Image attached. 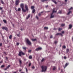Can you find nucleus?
Wrapping results in <instances>:
<instances>
[{
  "label": "nucleus",
  "mask_w": 73,
  "mask_h": 73,
  "mask_svg": "<svg viewBox=\"0 0 73 73\" xmlns=\"http://www.w3.org/2000/svg\"><path fill=\"white\" fill-rule=\"evenodd\" d=\"M41 68H42V72H45L47 69V66H41Z\"/></svg>",
  "instance_id": "1"
},
{
  "label": "nucleus",
  "mask_w": 73,
  "mask_h": 73,
  "mask_svg": "<svg viewBox=\"0 0 73 73\" xmlns=\"http://www.w3.org/2000/svg\"><path fill=\"white\" fill-rule=\"evenodd\" d=\"M24 4L23 3H21V8H22V11H23V12H26V9H24Z\"/></svg>",
  "instance_id": "2"
},
{
  "label": "nucleus",
  "mask_w": 73,
  "mask_h": 73,
  "mask_svg": "<svg viewBox=\"0 0 73 73\" xmlns=\"http://www.w3.org/2000/svg\"><path fill=\"white\" fill-rule=\"evenodd\" d=\"M55 10V9L54 8L53 9V11H52V13L51 14V16L50 17V18L51 19H52V18H54V16L53 15V13H56V11H54V10Z\"/></svg>",
  "instance_id": "3"
},
{
  "label": "nucleus",
  "mask_w": 73,
  "mask_h": 73,
  "mask_svg": "<svg viewBox=\"0 0 73 73\" xmlns=\"http://www.w3.org/2000/svg\"><path fill=\"white\" fill-rule=\"evenodd\" d=\"M26 42L28 44V45H31V44H32V43H31V42L29 39H27L26 40Z\"/></svg>",
  "instance_id": "4"
},
{
  "label": "nucleus",
  "mask_w": 73,
  "mask_h": 73,
  "mask_svg": "<svg viewBox=\"0 0 73 73\" xmlns=\"http://www.w3.org/2000/svg\"><path fill=\"white\" fill-rule=\"evenodd\" d=\"M19 3H20V2H19V0H16L15 1V4L16 5H17Z\"/></svg>",
  "instance_id": "5"
},
{
  "label": "nucleus",
  "mask_w": 73,
  "mask_h": 73,
  "mask_svg": "<svg viewBox=\"0 0 73 73\" xmlns=\"http://www.w3.org/2000/svg\"><path fill=\"white\" fill-rule=\"evenodd\" d=\"M42 49V48L41 47H39L36 48L35 50L36 51H38V50H40Z\"/></svg>",
  "instance_id": "6"
},
{
  "label": "nucleus",
  "mask_w": 73,
  "mask_h": 73,
  "mask_svg": "<svg viewBox=\"0 0 73 73\" xmlns=\"http://www.w3.org/2000/svg\"><path fill=\"white\" fill-rule=\"evenodd\" d=\"M25 8L26 9V11H28L29 9H28V6L27 5H25Z\"/></svg>",
  "instance_id": "7"
},
{
  "label": "nucleus",
  "mask_w": 73,
  "mask_h": 73,
  "mask_svg": "<svg viewBox=\"0 0 73 73\" xmlns=\"http://www.w3.org/2000/svg\"><path fill=\"white\" fill-rule=\"evenodd\" d=\"M22 54V51L20 52H19V56H21Z\"/></svg>",
  "instance_id": "8"
},
{
  "label": "nucleus",
  "mask_w": 73,
  "mask_h": 73,
  "mask_svg": "<svg viewBox=\"0 0 73 73\" xmlns=\"http://www.w3.org/2000/svg\"><path fill=\"white\" fill-rule=\"evenodd\" d=\"M61 35V36H62V34L61 33H58L57 34H56V35Z\"/></svg>",
  "instance_id": "9"
},
{
  "label": "nucleus",
  "mask_w": 73,
  "mask_h": 73,
  "mask_svg": "<svg viewBox=\"0 0 73 73\" xmlns=\"http://www.w3.org/2000/svg\"><path fill=\"white\" fill-rule=\"evenodd\" d=\"M68 65H69V63H66L65 65L64 68H66V66H68Z\"/></svg>",
  "instance_id": "10"
},
{
  "label": "nucleus",
  "mask_w": 73,
  "mask_h": 73,
  "mask_svg": "<svg viewBox=\"0 0 73 73\" xmlns=\"http://www.w3.org/2000/svg\"><path fill=\"white\" fill-rule=\"evenodd\" d=\"M72 25H69V29H71L72 28Z\"/></svg>",
  "instance_id": "11"
},
{
  "label": "nucleus",
  "mask_w": 73,
  "mask_h": 73,
  "mask_svg": "<svg viewBox=\"0 0 73 73\" xmlns=\"http://www.w3.org/2000/svg\"><path fill=\"white\" fill-rule=\"evenodd\" d=\"M19 63L21 65V64H22V62H21V60L20 59H19Z\"/></svg>",
  "instance_id": "12"
},
{
  "label": "nucleus",
  "mask_w": 73,
  "mask_h": 73,
  "mask_svg": "<svg viewBox=\"0 0 73 73\" xmlns=\"http://www.w3.org/2000/svg\"><path fill=\"white\" fill-rule=\"evenodd\" d=\"M12 35H10L9 36V39H10V40L12 39Z\"/></svg>",
  "instance_id": "13"
},
{
  "label": "nucleus",
  "mask_w": 73,
  "mask_h": 73,
  "mask_svg": "<svg viewBox=\"0 0 73 73\" xmlns=\"http://www.w3.org/2000/svg\"><path fill=\"white\" fill-rule=\"evenodd\" d=\"M30 15H29L27 17V19H29V17H30Z\"/></svg>",
  "instance_id": "14"
},
{
  "label": "nucleus",
  "mask_w": 73,
  "mask_h": 73,
  "mask_svg": "<svg viewBox=\"0 0 73 73\" xmlns=\"http://www.w3.org/2000/svg\"><path fill=\"white\" fill-rule=\"evenodd\" d=\"M45 60V59L44 58H43L42 59V60L41 61V62H43V61H44Z\"/></svg>",
  "instance_id": "15"
},
{
  "label": "nucleus",
  "mask_w": 73,
  "mask_h": 73,
  "mask_svg": "<svg viewBox=\"0 0 73 73\" xmlns=\"http://www.w3.org/2000/svg\"><path fill=\"white\" fill-rule=\"evenodd\" d=\"M29 59H32V56L31 55L29 56Z\"/></svg>",
  "instance_id": "16"
},
{
  "label": "nucleus",
  "mask_w": 73,
  "mask_h": 73,
  "mask_svg": "<svg viewBox=\"0 0 73 73\" xmlns=\"http://www.w3.org/2000/svg\"><path fill=\"white\" fill-rule=\"evenodd\" d=\"M56 69V67L54 66L53 69V70H55Z\"/></svg>",
  "instance_id": "17"
},
{
  "label": "nucleus",
  "mask_w": 73,
  "mask_h": 73,
  "mask_svg": "<svg viewBox=\"0 0 73 73\" xmlns=\"http://www.w3.org/2000/svg\"><path fill=\"white\" fill-rule=\"evenodd\" d=\"M52 1L53 2V3H54L55 4H57V2L55 1L52 0Z\"/></svg>",
  "instance_id": "18"
},
{
  "label": "nucleus",
  "mask_w": 73,
  "mask_h": 73,
  "mask_svg": "<svg viewBox=\"0 0 73 73\" xmlns=\"http://www.w3.org/2000/svg\"><path fill=\"white\" fill-rule=\"evenodd\" d=\"M73 9V7H71L69 9V11H70V10H72V9Z\"/></svg>",
  "instance_id": "19"
},
{
  "label": "nucleus",
  "mask_w": 73,
  "mask_h": 73,
  "mask_svg": "<svg viewBox=\"0 0 73 73\" xmlns=\"http://www.w3.org/2000/svg\"><path fill=\"white\" fill-rule=\"evenodd\" d=\"M3 21L4 22V23H5V24H6V23H7V21H6V20H3Z\"/></svg>",
  "instance_id": "20"
},
{
  "label": "nucleus",
  "mask_w": 73,
  "mask_h": 73,
  "mask_svg": "<svg viewBox=\"0 0 73 73\" xmlns=\"http://www.w3.org/2000/svg\"><path fill=\"white\" fill-rule=\"evenodd\" d=\"M44 29H48V27H45L44 28Z\"/></svg>",
  "instance_id": "21"
},
{
  "label": "nucleus",
  "mask_w": 73,
  "mask_h": 73,
  "mask_svg": "<svg viewBox=\"0 0 73 73\" xmlns=\"http://www.w3.org/2000/svg\"><path fill=\"white\" fill-rule=\"evenodd\" d=\"M57 42H58V41H54V43L55 44H56L57 43Z\"/></svg>",
  "instance_id": "22"
},
{
  "label": "nucleus",
  "mask_w": 73,
  "mask_h": 73,
  "mask_svg": "<svg viewBox=\"0 0 73 73\" xmlns=\"http://www.w3.org/2000/svg\"><path fill=\"white\" fill-rule=\"evenodd\" d=\"M4 66H5L4 65H3L1 66V68H2L4 67Z\"/></svg>",
  "instance_id": "23"
},
{
  "label": "nucleus",
  "mask_w": 73,
  "mask_h": 73,
  "mask_svg": "<svg viewBox=\"0 0 73 73\" xmlns=\"http://www.w3.org/2000/svg\"><path fill=\"white\" fill-rule=\"evenodd\" d=\"M31 9H34V8H35V7L33 6H32L31 7Z\"/></svg>",
  "instance_id": "24"
},
{
  "label": "nucleus",
  "mask_w": 73,
  "mask_h": 73,
  "mask_svg": "<svg viewBox=\"0 0 73 73\" xmlns=\"http://www.w3.org/2000/svg\"><path fill=\"white\" fill-rule=\"evenodd\" d=\"M31 51H32V50H30L28 51V52L29 53H31Z\"/></svg>",
  "instance_id": "25"
},
{
  "label": "nucleus",
  "mask_w": 73,
  "mask_h": 73,
  "mask_svg": "<svg viewBox=\"0 0 73 73\" xmlns=\"http://www.w3.org/2000/svg\"><path fill=\"white\" fill-rule=\"evenodd\" d=\"M72 12L71 11H69L67 15H69Z\"/></svg>",
  "instance_id": "26"
},
{
  "label": "nucleus",
  "mask_w": 73,
  "mask_h": 73,
  "mask_svg": "<svg viewBox=\"0 0 73 73\" xmlns=\"http://www.w3.org/2000/svg\"><path fill=\"white\" fill-rule=\"evenodd\" d=\"M6 27H3L2 28V29H5Z\"/></svg>",
  "instance_id": "27"
},
{
  "label": "nucleus",
  "mask_w": 73,
  "mask_h": 73,
  "mask_svg": "<svg viewBox=\"0 0 73 73\" xmlns=\"http://www.w3.org/2000/svg\"><path fill=\"white\" fill-rule=\"evenodd\" d=\"M21 11V9L20 8H19L18 9V11Z\"/></svg>",
  "instance_id": "28"
},
{
  "label": "nucleus",
  "mask_w": 73,
  "mask_h": 73,
  "mask_svg": "<svg viewBox=\"0 0 73 73\" xmlns=\"http://www.w3.org/2000/svg\"><path fill=\"white\" fill-rule=\"evenodd\" d=\"M35 11H36L35 10V9H34L33 10V13H35Z\"/></svg>",
  "instance_id": "29"
},
{
  "label": "nucleus",
  "mask_w": 73,
  "mask_h": 73,
  "mask_svg": "<svg viewBox=\"0 0 73 73\" xmlns=\"http://www.w3.org/2000/svg\"><path fill=\"white\" fill-rule=\"evenodd\" d=\"M22 55H25V53H24L22 51Z\"/></svg>",
  "instance_id": "30"
},
{
  "label": "nucleus",
  "mask_w": 73,
  "mask_h": 73,
  "mask_svg": "<svg viewBox=\"0 0 73 73\" xmlns=\"http://www.w3.org/2000/svg\"><path fill=\"white\" fill-rule=\"evenodd\" d=\"M11 66V65H9L7 66V69H8L9 67Z\"/></svg>",
  "instance_id": "31"
},
{
  "label": "nucleus",
  "mask_w": 73,
  "mask_h": 73,
  "mask_svg": "<svg viewBox=\"0 0 73 73\" xmlns=\"http://www.w3.org/2000/svg\"><path fill=\"white\" fill-rule=\"evenodd\" d=\"M63 48H64V49H65V48H66V46H63Z\"/></svg>",
  "instance_id": "32"
},
{
  "label": "nucleus",
  "mask_w": 73,
  "mask_h": 73,
  "mask_svg": "<svg viewBox=\"0 0 73 73\" xmlns=\"http://www.w3.org/2000/svg\"><path fill=\"white\" fill-rule=\"evenodd\" d=\"M62 29V28H59L58 29V31H61Z\"/></svg>",
  "instance_id": "33"
},
{
  "label": "nucleus",
  "mask_w": 73,
  "mask_h": 73,
  "mask_svg": "<svg viewBox=\"0 0 73 73\" xmlns=\"http://www.w3.org/2000/svg\"><path fill=\"white\" fill-rule=\"evenodd\" d=\"M32 41H36V39H32Z\"/></svg>",
  "instance_id": "34"
},
{
  "label": "nucleus",
  "mask_w": 73,
  "mask_h": 73,
  "mask_svg": "<svg viewBox=\"0 0 73 73\" xmlns=\"http://www.w3.org/2000/svg\"><path fill=\"white\" fill-rule=\"evenodd\" d=\"M6 31H8V28H7V27H6L5 28V29Z\"/></svg>",
  "instance_id": "35"
},
{
  "label": "nucleus",
  "mask_w": 73,
  "mask_h": 73,
  "mask_svg": "<svg viewBox=\"0 0 73 73\" xmlns=\"http://www.w3.org/2000/svg\"><path fill=\"white\" fill-rule=\"evenodd\" d=\"M25 68L26 70V72L27 73H28V69H27V68Z\"/></svg>",
  "instance_id": "36"
},
{
  "label": "nucleus",
  "mask_w": 73,
  "mask_h": 73,
  "mask_svg": "<svg viewBox=\"0 0 73 73\" xmlns=\"http://www.w3.org/2000/svg\"><path fill=\"white\" fill-rule=\"evenodd\" d=\"M61 26H62V27H64V26H65V25L64 24H62L61 25Z\"/></svg>",
  "instance_id": "37"
},
{
  "label": "nucleus",
  "mask_w": 73,
  "mask_h": 73,
  "mask_svg": "<svg viewBox=\"0 0 73 73\" xmlns=\"http://www.w3.org/2000/svg\"><path fill=\"white\" fill-rule=\"evenodd\" d=\"M1 3H2V4H4V2H3V1H1Z\"/></svg>",
  "instance_id": "38"
},
{
  "label": "nucleus",
  "mask_w": 73,
  "mask_h": 73,
  "mask_svg": "<svg viewBox=\"0 0 73 73\" xmlns=\"http://www.w3.org/2000/svg\"><path fill=\"white\" fill-rule=\"evenodd\" d=\"M23 49H24L25 50H26V48L25 47H23Z\"/></svg>",
  "instance_id": "39"
},
{
  "label": "nucleus",
  "mask_w": 73,
  "mask_h": 73,
  "mask_svg": "<svg viewBox=\"0 0 73 73\" xmlns=\"http://www.w3.org/2000/svg\"><path fill=\"white\" fill-rule=\"evenodd\" d=\"M46 1V0H42V2H44V1Z\"/></svg>",
  "instance_id": "40"
},
{
  "label": "nucleus",
  "mask_w": 73,
  "mask_h": 73,
  "mask_svg": "<svg viewBox=\"0 0 73 73\" xmlns=\"http://www.w3.org/2000/svg\"><path fill=\"white\" fill-rule=\"evenodd\" d=\"M31 65V63H30L29 64V66H30Z\"/></svg>",
  "instance_id": "41"
},
{
  "label": "nucleus",
  "mask_w": 73,
  "mask_h": 73,
  "mask_svg": "<svg viewBox=\"0 0 73 73\" xmlns=\"http://www.w3.org/2000/svg\"><path fill=\"white\" fill-rule=\"evenodd\" d=\"M69 50L68 49H67L66 50L67 52H69Z\"/></svg>",
  "instance_id": "42"
},
{
  "label": "nucleus",
  "mask_w": 73,
  "mask_h": 73,
  "mask_svg": "<svg viewBox=\"0 0 73 73\" xmlns=\"http://www.w3.org/2000/svg\"><path fill=\"white\" fill-rule=\"evenodd\" d=\"M62 13V11H60L59 12V13Z\"/></svg>",
  "instance_id": "43"
},
{
  "label": "nucleus",
  "mask_w": 73,
  "mask_h": 73,
  "mask_svg": "<svg viewBox=\"0 0 73 73\" xmlns=\"http://www.w3.org/2000/svg\"><path fill=\"white\" fill-rule=\"evenodd\" d=\"M64 33H65V32H64V31H63L62 32V34H64Z\"/></svg>",
  "instance_id": "44"
},
{
  "label": "nucleus",
  "mask_w": 73,
  "mask_h": 73,
  "mask_svg": "<svg viewBox=\"0 0 73 73\" xmlns=\"http://www.w3.org/2000/svg\"><path fill=\"white\" fill-rule=\"evenodd\" d=\"M64 59H66V56H64Z\"/></svg>",
  "instance_id": "45"
},
{
  "label": "nucleus",
  "mask_w": 73,
  "mask_h": 73,
  "mask_svg": "<svg viewBox=\"0 0 73 73\" xmlns=\"http://www.w3.org/2000/svg\"><path fill=\"white\" fill-rule=\"evenodd\" d=\"M41 13H39L38 15L39 16H41Z\"/></svg>",
  "instance_id": "46"
},
{
  "label": "nucleus",
  "mask_w": 73,
  "mask_h": 73,
  "mask_svg": "<svg viewBox=\"0 0 73 73\" xmlns=\"http://www.w3.org/2000/svg\"><path fill=\"white\" fill-rule=\"evenodd\" d=\"M36 17L37 19H38V17H37V16H36Z\"/></svg>",
  "instance_id": "47"
},
{
  "label": "nucleus",
  "mask_w": 73,
  "mask_h": 73,
  "mask_svg": "<svg viewBox=\"0 0 73 73\" xmlns=\"http://www.w3.org/2000/svg\"><path fill=\"white\" fill-rule=\"evenodd\" d=\"M50 38H53V36H50Z\"/></svg>",
  "instance_id": "48"
},
{
  "label": "nucleus",
  "mask_w": 73,
  "mask_h": 73,
  "mask_svg": "<svg viewBox=\"0 0 73 73\" xmlns=\"http://www.w3.org/2000/svg\"><path fill=\"white\" fill-rule=\"evenodd\" d=\"M17 36H18V37H19L20 36V35L17 34Z\"/></svg>",
  "instance_id": "49"
},
{
  "label": "nucleus",
  "mask_w": 73,
  "mask_h": 73,
  "mask_svg": "<svg viewBox=\"0 0 73 73\" xmlns=\"http://www.w3.org/2000/svg\"><path fill=\"white\" fill-rule=\"evenodd\" d=\"M7 69H8V68H7V67H6V68H5V69L4 70H7Z\"/></svg>",
  "instance_id": "50"
},
{
  "label": "nucleus",
  "mask_w": 73,
  "mask_h": 73,
  "mask_svg": "<svg viewBox=\"0 0 73 73\" xmlns=\"http://www.w3.org/2000/svg\"><path fill=\"white\" fill-rule=\"evenodd\" d=\"M19 43H17V45H19Z\"/></svg>",
  "instance_id": "51"
},
{
  "label": "nucleus",
  "mask_w": 73,
  "mask_h": 73,
  "mask_svg": "<svg viewBox=\"0 0 73 73\" xmlns=\"http://www.w3.org/2000/svg\"><path fill=\"white\" fill-rule=\"evenodd\" d=\"M2 62H3L2 61L0 62V64H1V63H2Z\"/></svg>",
  "instance_id": "52"
},
{
  "label": "nucleus",
  "mask_w": 73,
  "mask_h": 73,
  "mask_svg": "<svg viewBox=\"0 0 73 73\" xmlns=\"http://www.w3.org/2000/svg\"><path fill=\"white\" fill-rule=\"evenodd\" d=\"M54 30H56L57 29H56V28H54Z\"/></svg>",
  "instance_id": "53"
},
{
  "label": "nucleus",
  "mask_w": 73,
  "mask_h": 73,
  "mask_svg": "<svg viewBox=\"0 0 73 73\" xmlns=\"http://www.w3.org/2000/svg\"><path fill=\"white\" fill-rule=\"evenodd\" d=\"M32 68L33 69H35V66H33V67H32Z\"/></svg>",
  "instance_id": "54"
},
{
  "label": "nucleus",
  "mask_w": 73,
  "mask_h": 73,
  "mask_svg": "<svg viewBox=\"0 0 73 73\" xmlns=\"http://www.w3.org/2000/svg\"><path fill=\"white\" fill-rule=\"evenodd\" d=\"M2 9V7H0V10Z\"/></svg>",
  "instance_id": "55"
},
{
  "label": "nucleus",
  "mask_w": 73,
  "mask_h": 73,
  "mask_svg": "<svg viewBox=\"0 0 73 73\" xmlns=\"http://www.w3.org/2000/svg\"><path fill=\"white\" fill-rule=\"evenodd\" d=\"M0 46H2V44H0Z\"/></svg>",
  "instance_id": "56"
},
{
  "label": "nucleus",
  "mask_w": 73,
  "mask_h": 73,
  "mask_svg": "<svg viewBox=\"0 0 73 73\" xmlns=\"http://www.w3.org/2000/svg\"><path fill=\"white\" fill-rule=\"evenodd\" d=\"M67 1H68V0H65V2H67Z\"/></svg>",
  "instance_id": "57"
},
{
  "label": "nucleus",
  "mask_w": 73,
  "mask_h": 73,
  "mask_svg": "<svg viewBox=\"0 0 73 73\" xmlns=\"http://www.w3.org/2000/svg\"><path fill=\"white\" fill-rule=\"evenodd\" d=\"M4 54H6V52H4Z\"/></svg>",
  "instance_id": "58"
},
{
  "label": "nucleus",
  "mask_w": 73,
  "mask_h": 73,
  "mask_svg": "<svg viewBox=\"0 0 73 73\" xmlns=\"http://www.w3.org/2000/svg\"><path fill=\"white\" fill-rule=\"evenodd\" d=\"M48 7V5H47L46 6V8H47V7Z\"/></svg>",
  "instance_id": "59"
},
{
  "label": "nucleus",
  "mask_w": 73,
  "mask_h": 73,
  "mask_svg": "<svg viewBox=\"0 0 73 73\" xmlns=\"http://www.w3.org/2000/svg\"><path fill=\"white\" fill-rule=\"evenodd\" d=\"M24 60L25 61H26V60H27V59H24Z\"/></svg>",
  "instance_id": "60"
},
{
  "label": "nucleus",
  "mask_w": 73,
  "mask_h": 73,
  "mask_svg": "<svg viewBox=\"0 0 73 73\" xmlns=\"http://www.w3.org/2000/svg\"><path fill=\"white\" fill-rule=\"evenodd\" d=\"M12 25H13V27H14V24H13Z\"/></svg>",
  "instance_id": "61"
},
{
  "label": "nucleus",
  "mask_w": 73,
  "mask_h": 73,
  "mask_svg": "<svg viewBox=\"0 0 73 73\" xmlns=\"http://www.w3.org/2000/svg\"><path fill=\"white\" fill-rule=\"evenodd\" d=\"M6 58L7 59H7H8V58L7 57H6Z\"/></svg>",
  "instance_id": "62"
},
{
  "label": "nucleus",
  "mask_w": 73,
  "mask_h": 73,
  "mask_svg": "<svg viewBox=\"0 0 73 73\" xmlns=\"http://www.w3.org/2000/svg\"><path fill=\"white\" fill-rule=\"evenodd\" d=\"M43 13V11H42V12H41V13Z\"/></svg>",
  "instance_id": "63"
},
{
  "label": "nucleus",
  "mask_w": 73,
  "mask_h": 73,
  "mask_svg": "<svg viewBox=\"0 0 73 73\" xmlns=\"http://www.w3.org/2000/svg\"><path fill=\"white\" fill-rule=\"evenodd\" d=\"M21 70H19V72H21Z\"/></svg>",
  "instance_id": "64"
}]
</instances>
